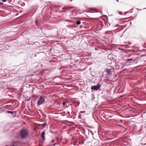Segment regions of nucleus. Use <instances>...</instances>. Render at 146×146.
<instances>
[{
  "label": "nucleus",
  "mask_w": 146,
  "mask_h": 146,
  "mask_svg": "<svg viewBox=\"0 0 146 146\" xmlns=\"http://www.w3.org/2000/svg\"><path fill=\"white\" fill-rule=\"evenodd\" d=\"M20 133L21 137L24 138L27 136L28 132L25 129H23L20 131Z\"/></svg>",
  "instance_id": "obj_1"
},
{
  "label": "nucleus",
  "mask_w": 146,
  "mask_h": 146,
  "mask_svg": "<svg viewBox=\"0 0 146 146\" xmlns=\"http://www.w3.org/2000/svg\"><path fill=\"white\" fill-rule=\"evenodd\" d=\"M45 101V100L44 98L42 96H40L37 102V104L38 105H40L43 103Z\"/></svg>",
  "instance_id": "obj_2"
},
{
  "label": "nucleus",
  "mask_w": 146,
  "mask_h": 146,
  "mask_svg": "<svg viewBox=\"0 0 146 146\" xmlns=\"http://www.w3.org/2000/svg\"><path fill=\"white\" fill-rule=\"evenodd\" d=\"M100 87V85L99 84H98L96 86H92L91 87V89L92 90H98Z\"/></svg>",
  "instance_id": "obj_3"
},
{
  "label": "nucleus",
  "mask_w": 146,
  "mask_h": 146,
  "mask_svg": "<svg viewBox=\"0 0 146 146\" xmlns=\"http://www.w3.org/2000/svg\"><path fill=\"white\" fill-rule=\"evenodd\" d=\"M45 133L44 131H43L41 135V137L43 139H44L45 138L44 135Z\"/></svg>",
  "instance_id": "obj_4"
},
{
  "label": "nucleus",
  "mask_w": 146,
  "mask_h": 146,
  "mask_svg": "<svg viewBox=\"0 0 146 146\" xmlns=\"http://www.w3.org/2000/svg\"><path fill=\"white\" fill-rule=\"evenodd\" d=\"M91 11L94 12L95 13L98 12L97 9L95 8H92L91 9Z\"/></svg>",
  "instance_id": "obj_5"
},
{
  "label": "nucleus",
  "mask_w": 146,
  "mask_h": 146,
  "mask_svg": "<svg viewBox=\"0 0 146 146\" xmlns=\"http://www.w3.org/2000/svg\"><path fill=\"white\" fill-rule=\"evenodd\" d=\"M106 71L108 74H110L111 73V69H107L106 70Z\"/></svg>",
  "instance_id": "obj_6"
},
{
  "label": "nucleus",
  "mask_w": 146,
  "mask_h": 146,
  "mask_svg": "<svg viewBox=\"0 0 146 146\" xmlns=\"http://www.w3.org/2000/svg\"><path fill=\"white\" fill-rule=\"evenodd\" d=\"M76 23L78 25H80L81 23V21H78L76 22Z\"/></svg>",
  "instance_id": "obj_7"
},
{
  "label": "nucleus",
  "mask_w": 146,
  "mask_h": 146,
  "mask_svg": "<svg viewBox=\"0 0 146 146\" xmlns=\"http://www.w3.org/2000/svg\"><path fill=\"white\" fill-rule=\"evenodd\" d=\"M7 113H16L14 111H8L7 112Z\"/></svg>",
  "instance_id": "obj_8"
},
{
  "label": "nucleus",
  "mask_w": 146,
  "mask_h": 146,
  "mask_svg": "<svg viewBox=\"0 0 146 146\" xmlns=\"http://www.w3.org/2000/svg\"><path fill=\"white\" fill-rule=\"evenodd\" d=\"M73 8V7H65V8L67 10H69L70 9H71V8Z\"/></svg>",
  "instance_id": "obj_9"
},
{
  "label": "nucleus",
  "mask_w": 146,
  "mask_h": 146,
  "mask_svg": "<svg viewBox=\"0 0 146 146\" xmlns=\"http://www.w3.org/2000/svg\"><path fill=\"white\" fill-rule=\"evenodd\" d=\"M132 59H130V58L128 59L127 60V62L130 61H132Z\"/></svg>",
  "instance_id": "obj_10"
},
{
  "label": "nucleus",
  "mask_w": 146,
  "mask_h": 146,
  "mask_svg": "<svg viewBox=\"0 0 146 146\" xmlns=\"http://www.w3.org/2000/svg\"><path fill=\"white\" fill-rule=\"evenodd\" d=\"M86 112L85 111H80V113H85Z\"/></svg>",
  "instance_id": "obj_11"
},
{
  "label": "nucleus",
  "mask_w": 146,
  "mask_h": 146,
  "mask_svg": "<svg viewBox=\"0 0 146 146\" xmlns=\"http://www.w3.org/2000/svg\"><path fill=\"white\" fill-rule=\"evenodd\" d=\"M8 0H2V1L4 2H6V1H8Z\"/></svg>",
  "instance_id": "obj_12"
},
{
  "label": "nucleus",
  "mask_w": 146,
  "mask_h": 146,
  "mask_svg": "<svg viewBox=\"0 0 146 146\" xmlns=\"http://www.w3.org/2000/svg\"><path fill=\"white\" fill-rule=\"evenodd\" d=\"M131 18V17H129L128 18H125V19H129L130 18Z\"/></svg>",
  "instance_id": "obj_13"
},
{
  "label": "nucleus",
  "mask_w": 146,
  "mask_h": 146,
  "mask_svg": "<svg viewBox=\"0 0 146 146\" xmlns=\"http://www.w3.org/2000/svg\"><path fill=\"white\" fill-rule=\"evenodd\" d=\"M3 4V3L1 2H0V5H2Z\"/></svg>",
  "instance_id": "obj_14"
},
{
  "label": "nucleus",
  "mask_w": 146,
  "mask_h": 146,
  "mask_svg": "<svg viewBox=\"0 0 146 146\" xmlns=\"http://www.w3.org/2000/svg\"><path fill=\"white\" fill-rule=\"evenodd\" d=\"M46 125V123H44L43 124V125L44 126L45 125Z\"/></svg>",
  "instance_id": "obj_15"
},
{
  "label": "nucleus",
  "mask_w": 146,
  "mask_h": 146,
  "mask_svg": "<svg viewBox=\"0 0 146 146\" xmlns=\"http://www.w3.org/2000/svg\"><path fill=\"white\" fill-rule=\"evenodd\" d=\"M65 103L64 102H63V104L64 105H65Z\"/></svg>",
  "instance_id": "obj_16"
},
{
  "label": "nucleus",
  "mask_w": 146,
  "mask_h": 146,
  "mask_svg": "<svg viewBox=\"0 0 146 146\" xmlns=\"http://www.w3.org/2000/svg\"><path fill=\"white\" fill-rule=\"evenodd\" d=\"M81 116V115H79V118H81V117H80Z\"/></svg>",
  "instance_id": "obj_17"
},
{
  "label": "nucleus",
  "mask_w": 146,
  "mask_h": 146,
  "mask_svg": "<svg viewBox=\"0 0 146 146\" xmlns=\"http://www.w3.org/2000/svg\"><path fill=\"white\" fill-rule=\"evenodd\" d=\"M121 13H122V12H121V13H120V14H121Z\"/></svg>",
  "instance_id": "obj_18"
},
{
  "label": "nucleus",
  "mask_w": 146,
  "mask_h": 146,
  "mask_svg": "<svg viewBox=\"0 0 146 146\" xmlns=\"http://www.w3.org/2000/svg\"><path fill=\"white\" fill-rule=\"evenodd\" d=\"M54 141V140H52V142Z\"/></svg>",
  "instance_id": "obj_19"
}]
</instances>
